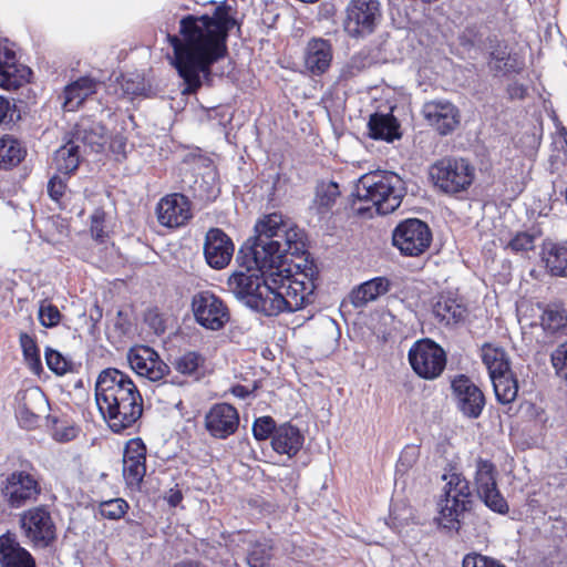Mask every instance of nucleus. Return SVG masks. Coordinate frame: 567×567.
Masks as SVG:
<instances>
[{
    "instance_id": "1",
    "label": "nucleus",
    "mask_w": 567,
    "mask_h": 567,
    "mask_svg": "<svg viewBox=\"0 0 567 567\" xmlns=\"http://www.w3.org/2000/svg\"><path fill=\"white\" fill-rule=\"evenodd\" d=\"M230 10L221 2L212 16L187 14L179 21V35H167L174 50L173 65L185 85L184 94L195 93L203 80L210 81L212 65L226 56L227 38L236 24Z\"/></svg>"
},
{
    "instance_id": "2",
    "label": "nucleus",
    "mask_w": 567,
    "mask_h": 567,
    "mask_svg": "<svg viewBox=\"0 0 567 567\" xmlns=\"http://www.w3.org/2000/svg\"><path fill=\"white\" fill-rule=\"evenodd\" d=\"M246 271L234 272L228 278L229 290L246 307L266 317L282 312H296L311 302L315 284L306 274L291 275L282 264L278 267L248 268L237 260Z\"/></svg>"
},
{
    "instance_id": "3",
    "label": "nucleus",
    "mask_w": 567,
    "mask_h": 567,
    "mask_svg": "<svg viewBox=\"0 0 567 567\" xmlns=\"http://www.w3.org/2000/svg\"><path fill=\"white\" fill-rule=\"evenodd\" d=\"M97 409L114 433L132 429L143 414V396L128 374L115 368L102 370L95 382Z\"/></svg>"
},
{
    "instance_id": "4",
    "label": "nucleus",
    "mask_w": 567,
    "mask_h": 567,
    "mask_svg": "<svg viewBox=\"0 0 567 567\" xmlns=\"http://www.w3.org/2000/svg\"><path fill=\"white\" fill-rule=\"evenodd\" d=\"M256 235L239 249L237 260L248 268L260 269L286 266L287 255L298 256L305 251V243L295 229H288L281 214L265 216L255 226Z\"/></svg>"
},
{
    "instance_id": "5",
    "label": "nucleus",
    "mask_w": 567,
    "mask_h": 567,
    "mask_svg": "<svg viewBox=\"0 0 567 567\" xmlns=\"http://www.w3.org/2000/svg\"><path fill=\"white\" fill-rule=\"evenodd\" d=\"M406 194L404 181L393 172H372L364 174L355 186L357 203L371 206H358V214L364 215L374 208L379 215H388L400 207Z\"/></svg>"
},
{
    "instance_id": "6",
    "label": "nucleus",
    "mask_w": 567,
    "mask_h": 567,
    "mask_svg": "<svg viewBox=\"0 0 567 567\" xmlns=\"http://www.w3.org/2000/svg\"><path fill=\"white\" fill-rule=\"evenodd\" d=\"M446 481L443 493L437 502L439 515L435 518L439 526L447 532L458 533L461 517L471 509L472 493L468 481L458 473L443 475Z\"/></svg>"
},
{
    "instance_id": "7",
    "label": "nucleus",
    "mask_w": 567,
    "mask_h": 567,
    "mask_svg": "<svg viewBox=\"0 0 567 567\" xmlns=\"http://www.w3.org/2000/svg\"><path fill=\"white\" fill-rule=\"evenodd\" d=\"M430 177L440 192L456 196L473 184L475 167L463 157H444L430 167Z\"/></svg>"
},
{
    "instance_id": "8",
    "label": "nucleus",
    "mask_w": 567,
    "mask_h": 567,
    "mask_svg": "<svg viewBox=\"0 0 567 567\" xmlns=\"http://www.w3.org/2000/svg\"><path fill=\"white\" fill-rule=\"evenodd\" d=\"M382 19L379 0H350L344 9L342 28L349 38L363 40L377 31Z\"/></svg>"
},
{
    "instance_id": "9",
    "label": "nucleus",
    "mask_w": 567,
    "mask_h": 567,
    "mask_svg": "<svg viewBox=\"0 0 567 567\" xmlns=\"http://www.w3.org/2000/svg\"><path fill=\"white\" fill-rule=\"evenodd\" d=\"M432 243L429 225L419 218L400 221L392 231V245L406 257L423 255Z\"/></svg>"
},
{
    "instance_id": "10",
    "label": "nucleus",
    "mask_w": 567,
    "mask_h": 567,
    "mask_svg": "<svg viewBox=\"0 0 567 567\" xmlns=\"http://www.w3.org/2000/svg\"><path fill=\"white\" fill-rule=\"evenodd\" d=\"M408 359L415 374L425 380L439 378L446 365L444 349L431 339L414 342L409 350Z\"/></svg>"
},
{
    "instance_id": "11",
    "label": "nucleus",
    "mask_w": 567,
    "mask_h": 567,
    "mask_svg": "<svg viewBox=\"0 0 567 567\" xmlns=\"http://www.w3.org/2000/svg\"><path fill=\"white\" fill-rule=\"evenodd\" d=\"M497 468L491 460L481 456L475 458L474 483L478 497L491 511L506 515L509 506L497 487Z\"/></svg>"
},
{
    "instance_id": "12",
    "label": "nucleus",
    "mask_w": 567,
    "mask_h": 567,
    "mask_svg": "<svg viewBox=\"0 0 567 567\" xmlns=\"http://www.w3.org/2000/svg\"><path fill=\"white\" fill-rule=\"evenodd\" d=\"M0 492L6 504L18 509L38 499L41 485L35 475L27 471H13L1 482Z\"/></svg>"
},
{
    "instance_id": "13",
    "label": "nucleus",
    "mask_w": 567,
    "mask_h": 567,
    "mask_svg": "<svg viewBox=\"0 0 567 567\" xmlns=\"http://www.w3.org/2000/svg\"><path fill=\"white\" fill-rule=\"evenodd\" d=\"M20 525L25 537L35 545L47 547L56 537L55 524L44 505L24 511L20 516Z\"/></svg>"
},
{
    "instance_id": "14",
    "label": "nucleus",
    "mask_w": 567,
    "mask_h": 567,
    "mask_svg": "<svg viewBox=\"0 0 567 567\" xmlns=\"http://www.w3.org/2000/svg\"><path fill=\"white\" fill-rule=\"evenodd\" d=\"M192 309L196 321L210 330L221 329L229 320L224 301L210 291H200L192 299Z\"/></svg>"
},
{
    "instance_id": "15",
    "label": "nucleus",
    "mask_w": 567,
    "mask_h": 567,
    "mask_svg": "<svg viewBox=\"0 0 567 567\" xmlns=\"http://www.w3.org/2000/svg\"><path fill=\"white\" fill-rule=\"evenodd\" d=\"M422 115L427 125L441 136L452 134L461 124L460 109L444 99L425 102L422 106Z\"/></svg>"
},
{
    "instance_id": "16",
    "label": "nucleus",
    "mask_w": 567,
    "mask_h": 567,
    "mask_svg": "<svg viewBox=\"0 0 567 567\" xmlns=\"http://www.w3.org/2000/svg\"><path fill=\"white\" fill-rule=\"evenodd\" d=\"M126 358L131 369L137 375L152 382H157L169 373V367L151 347H133L128 350Z\"/></svg>"
},
{
    "instance_id": "17",
    "label": "nucleus",
    "mask_w": 567,
    "mask_h": 567,
    "mask_svg": "<svg viewBox=\"0 0 567 567\" xmlns=\"http://www.w3.org/2000/svg\"><path fill=\"white\" fill-rule=\"evenodd\" d=\"M452 393L460 412L468 419H477L485 406L482 390L466 375H456L451 382Z\"/></svg>"
},
{
    "instance_id": "18",
    "label": "nucleus",
    "mask_w": 567,
    "mask_h": 567,
    "mask_svg": "<svg viewBox=\"0 0 567 567\" xmlns=\"http://www.w3.org/2000/svg\"><path fill=\"white\" fill-rule=\"evenodd\" d=\"M205 429L216 440H226L239 426V413L229 403H215L205 414Z\"/></svg>"
},
{
    "instance_id": "19",
    "label": "nucleus",
    "mask_w": 567,
    "mask_h": 567,
    "mask_svg": "<svg viewBox=\"0 0 567 567\" xmlns=\"http://www.w3.org/2000/svg\"><path fill=\"white\" fill-rule=\"evenodd\" d=\"M235 246L220 228H210L205 236L204 257L207 265L216 270L226 268L231 261Z\"/></svg>"
},
{
    "instance_id": "20",
    "label": "nucleus",
    "mask_w": 567,
    "mask_h": 567,
    "mask_svg": "<svg viewBox=\"0 0 567 567\" xmlns=\"http://www.w3.org/2000/svg\"><path fill=\"white\" fill-rule=\"evenodd\" d=\"M156 214L162 226L181 227L192 218L190 202L181 193L166 195L158 202Z\"/></svg>"
},
{
    "instance_id": "21",
    "label": "nucleus",
    "mask_w": 567,
    "mask_h": 567,
    "mask_svg": "<svg viewBox=\"0 0 567 567\" xmlns=\"http://www.w3.org/2000/svg\"><path fill=\"white\" fill-rule=\"evenodd\" d=\"M70 141L82 153H101L107 143L105 126L100 122L83 120L75 125Z\"/></svg>"
},
{
    "instance_id": "22",
    "label": "nucleus",
    "mask_w": 567,
    "mask_h": 567,
    "mask_svg": "<svg viewBox=\"0 0 567 567\" xmlns=\"http://www.w3.org/2000/svg\"><path fill=\"white\" fill-rule=\"evenodd\" d=\"M16 416L24 429H33L40 420V410L47 404L44 393L39 388L29 389L17 394Z\"/></svg>"
},
{
    "instance_id": "23",
    "label": "nucleus",
    "mask_w": 567,
    "mask_h": 567,
    "mask_svg": "<svg viewBox=\"0 0 567 567\" xmlns=\"http://www.w3.org/2000/svg\"><path fill=\"white\" fill-rule=\"evenodd\" d=\"M31 70L18 64L16 52L0 42V86L14 90L28 81Z\"/></svg>"
},
{
    "instance_id": "24",
    "label": "nucleus",
    "mask_w": 567,
    "mask_h": 567,
    "mask_svg": "<svg viewBox=\"0 0 567 567\" xmlns=\"http://www.w3.org/2000/svg\"><path fill=\"white\" fill-rule=\"evenodd\" d=\"M333 50L329 40L312 38L308 41L303 61L305 68L313 76L324 74L331 66Z\"/></svg>"
},
{
    "instance_id": "25",
    "label": "nucleus",
    "mask_w": 567,
    "mask_h": 567,
    "mask_svg": "<svg viewBox=\"0 0 567 567\" xmlns=\"http://www.w3.org/2000/svg\"><path fill=\"white\" fill-rule=\"evenodd\" d=\"M236 537L247 545L246 560L249 567H268L275 550L271 539L241 532H238Z\"/></svg>"
},
{
    "instance_id": "26",
    "label": "nucleus",
    "mask_w": 567,
    "mask_h": 567,
    "mask_svg": "<svg viewBox=\"0 0 567 567\" xmlns=\"http://www.w3.org/2000/svg\"><path fill=\"white\" fill-rule=\"evenodd\" d=\"M33 556L12 533L0 536V567H35Z\"/></svg>"
},
{
    "instance_id": "27",
    "label": "nucleus",
    "mask_w": 567,
    "mask_h": 567,
    "mask_svg": "<svg viewBox=\"0 0 567 567\" xmlns=\"http://www.w3.org/2000/svg\"><path fill=\"white\" fill-rule=\"evenodd\" d=\"M100 84V81L87 75L68 84L61 95L63 110L66 112L78 110L89 96L96 93Z\"/></svg>"
},
{
    "instance_id": "28",
    "label": "nucleus",
    "mask_w": 567,
    "mask_h": 567,
    "mask_svg": "<svg viewBox=\"0 0 567 567\" xmlns=\"http://www.w3.org/2000/svg\"><path fill=\"white\" fill-rule=\"evenodd\" d=\"M303 445V435L298 427L285 423L278 426L272 435L271 446L278 454L295 456Z\"/></svg>"
},
{
    "instance_id": "29",
    "label": "nucleus",
    "mask_w": 567,
    "mask_h": 567,
    "mask_svg": "<svg viewBox=\"0 0 567 567\" xmlns=\"http://www.w3.org/2000/svg\"><path fill=\"white\" fill-rule=\"evenodd\" d=\"M368 127L369 136L373 140L393 142L401 137L400 124L392 114H372Z\"/></svg>"
},
{
    "instance_id": "30",
    "label": "nucleus",
    "mask_w": 567,
    "mask_h": 567,
    "mask_svg": "<svg viewBox=\"0 0 567 567\" xmlns=\"http://www.w3.org/2000/svg\"><path fill=\"white\" fill-rule=\"evenodd\" d=\"M481 358L489 378L512 371L511 358L502 347L484 343L481 348Z\"/></svg>"
},
{
    "instance_id": "31",
    "label": "nucleus",
    "mask_w": 567,
    "mask_h": 567,
    "mask_svg": "<svg viewBox=\"0 0 567 567\" xmlns=\"http://www.w3.org/2000/svg\"><path fill=\"white\" fill-rule=\"evenodd\" d=\"M390 280L385 277H375L361 284L351 292V301L355 308H362L368 302L374 301L390 290Z\"/></svg>"
},
{
    "instance_id": "32",
    "label": "nucleus",
    "mask_w": 567,
    "mask_h": 567,
    "mask_svg": "<svg viewBox=\"0 0 567 567\" xmlns=\"http://www.w3.org/2000/svg\"><path fill=\"white\" fill-rule=\"evenodd\" d=\"M543 261L551 276L567 278V243L545 244Z\"/></svg>"
},
{
    "instance_id": "33",
    "label": "nucleus",
    "mask_w": 567,
    "mask_h": 567,
    "mask_svg": "<svg viewBox=\"0 0 567 567\" xmlns=\"http://www.w3.org/2000/svg\"><path fill=\"white\" fill-rule=\"evenodd\" d=\"M433 315L445 326H455L464 321L467 309L453 298L441 297L433 306Z\"/></svg>"
},
{
    "instance_id": "34",
    "label": "nucleus",
    "mask_w": 567,
    "mask_h": 567,
    "mask_svg": "<svg viewBox=\"0 0 567 567\" xmlns=\"http://www.w3.org/2000/svg\"><path fill=\"white\" fill-rule=\"evenodd\" d=\"M339 196L340 189L337 183H321L317 187L311 209L316 212L319 219H324L330 214Z\"/></svg>"
},
{
    "instance_id": "35",
    "label": "nucleus",
    "mask_w": 567,
    "mask_h": 567,
    "mask_svg": "<svg viewBox=\"0 0 567 567\" xmlns=\"http://www.w3.org/2000/svg\"><path fill=\"white\" fill-rule=\"evenodd\" d=\"M494 388L497 402L501 404H509L515 401L518 394V381L515 373L508 371L489 378Z\"/></svg>"
},
{
    "instance_id": "36",
    "label": "nucleus",
    "mask_w": 567,
    "mask_h": 567,
    "mask_svg": "<svg viewBox=\"0 0 567 567\" xmlns=\"http://www.w3.org/2000/svg\"><path fill=\"white\" fill-rule=\"evenodd\" d=\"M22 143L10 135L0 138V167L8 168L18 165L25 156Z\"/></svg>"
},
{
    "instance_id": "37",
    "label": "nucleus",
    "mask_w": 567,
    "mask_h": 567,
    "mask_svg": "<svg viewBox=\"0 0 567 567\" xmlns=\"http://www.w3.org/2000/svg\"><path fill=\"white\" fill-rule=\"evenodd\" d=\"M82 152L70 140L62 145L54 156L56 169L60 173L69 175L73 173L80 164Z\"/></svg>"
},
{
    "instance_id": "38",
    "label": "nucleus",
    "mask_w": 567,
    "mask_h": 567,
    "mask_svg": "<svg viewBox=\"0 0 567 567\" xmlns=\"http://www.w3.org/2000/svg\"><path fill=\"white\" fill-rule=\"evenodd\" d=\"M542 321L544 328L550 332L567 333V309L560 303L549 305L542 316Z\"/></svg>"
},
{
    "instance_id": "39",
    "label": "nucleus",
    "mask_w": 567,
    "mask_h": 567,
    "mask_svg": "<svg viewBox=\"0 0 567 567\" xmlns=\"http://www.w3.org/2000/svg\"><path fill=\"white\" fill-rule=\"evenodd\" d=\"M370 65L369 55L364 52L353 54L340 69L338 80L349 81L362 73Z\"/></svg>"
},
{
    "instance_id": "40",
    "label": "nucleus",
    "mask_w": 567,
    "mask_h": 567,
    "mask_svg": "<svg viewBox=\"0 0 567 567\" xmlns=\"http://www.w3.org/2000/svg\"><path fill=\"white\" fill-rule=\"evenodd\" d=\"M146 461L123 460V477L131 489H138L146 474Z\"/></svg>"
},
{
    "instance_id": "41",
    "label": "nucleus",
    "mask_w": 567,
    "mask_h": 567,
    "mask_svg": "<svg viewBox=\"0 0 567 567\" xmlns=\"http://www.w3.org/2000/svg\"><path fill=\"white\" fill-rule=\"evenodd\" d=\"M205 363V358L196 351H187L175 359L174 368L184 375H194Z\"/></svg>"
},
{
    "instance_id": "42",
    "label": "nucleus",
    "mask_w": 567,
    "mask_h": 567,
    "mask_svg": "<svg viewBox=\"0 0 567 567\" xmlns=\"http://www.w3.org/2000/svg\"><path fill=\"white\" fill-rule=\"evenodd\" d=\"M20 346L25 361L32 369L41 367L40 349L35 339L27 332L20 333Z\"/></svg>"
},
{
    "instance_id": "43",
    "label": "nucleus",
    "mask_w": 567,
    "mask_h": 567,
    "mask_svg": "<svg viewBox=\"0 0 567 567\" xmlns=\"http://www.w3.org/2000/svg\"><path fill=\"white\" fill-rule=\"evenodd\" d=\"M38 318L43 327L54 328L60 323L62 315L56 306L48 300H42L39 306Z\"/></svg>"
},
{
    "instance_id": "44",
    "label": "nucleus",
    "mask_w": 567,
    "mask_h": 567,
    "mask_svg": "<svg viewBox=\"0 0 567 567\" xmlns=\"http://www.w3.org/2000/svg\"><path fill=\"white\" fill-rule=\"evenodd\" d=\"M44 357L48 368L58 375H63L72 368V362L52 348H45Z\"/></svg>"
},
{
    "instance_id": "45",
    "label": "nucleus",
    "mask_w": 567,
    "mask_h": 567,
    "mask_svg": "<svg viewBox=\"0 0 567 567\" xmlns=\"http://www.w3.org/2000/svg\"><path fill=\"white\" fill-rule=\"evenodd\" d=\"M276 422L271 416H260L254 421L252 434L257 441H265L269 437L272 439L275 431H277Z\"/></svg>"
},
{
    "instance_id": "46",
    "label": "nucleus",
    "mask_w": 567,
    "mask_h": 567,
    "mask_svg": "<svg viewBox=\"0 0 567 567\" xmlns=\"http://www.w3.org/2000/svg\"><path fill=\"white\" fill-rule=\"evenodd\" d=\"M128 508L127 503L122 498H115L101 504V515L109 519H120Z\"/></svg>"
},
{
    "instance_id": "47",
    "label": "nucleus",
    "mask_w": 567,
    "mask_h": 567,
    "mask_svg": "<svg viewBox=\"0 0 567 567\" xmlns=\"http://www.w3.org/2000/svg\"><path fill=\"white\" fill-rule=\"evenodd\" d=\"M463 567H505L498 560L477 553H470L464 556Z\"/></svg>"
},
{
    "instance_id": "48",
    "label": "nucleus",
    "mask_w": 567,
    "mask_h": 567,
    "mask_svg": "<svg viewBox=\"0 0 567 567\" xmlns=\"http://www.w3.org/2000/svg\"><path fill=\"white\" fill-rule=\"evenodd\" d=\"M419 449L417 446H405L400 454L399 461L396 463V472L404 473L409 468H411L416 461L419 460Z\"/></svg>"
},
{
    "instance_id": "49",
    "label": "nucleus",
    "mask_w": 567,
    "mask_h": 567,
    "mask_svg": "<svg viewBox=\"0 0 567 567\" xmlns=\"http://www.w3.org/2000/svg\"><path fill=\"white\" fill-rule=\"evenodd\" d=\"M123 460L146 461V446L140 437L132 439L126 443Z\"/></svg>"
},
{
    "instance_id": "50",
    "label": "nucleus",
    "mask_w": 567,
    "mask_h": 567,
    "mask_svg": "<svg viewBox=\"0 0 567 567\" xmlns=\"http://www.w3.org/2000/svg\"><path fill=\"white\" fill-rule=\"evenodd\" d=\"M491 63L497 71L509 72L513 70L509 53L506 48H498L491 52Z\"/></svg>"
},
{
    "instance_id": "51",
    "label": "nucleus",
    "mask_w": 567,
    "mask_h": 567,
    "mask_svg": "<svg viewBox=\"0 0 567 567\" xmlns=\"http://www.w3.org/2000/svg\"><path fill=\"white\" fill-rule=\"evenodd\" d=\"M535 246V237L528 233L516 234L508 243V248L515 252L532 250Z\"/></svg>"
},
{
    "instance_id": "52",
    "label": "nucleus",
    "mask_w": 567,
    "mask_h": 567,
    "mask_svg": "<svg viewBox=\"0 0 567 567\" xmlns=\"http://www.w3.org/2000/svg\"><path fill=\"white\" fill-rule=\"evenodd\" d=\"M551 362L556 373L567 380V342L560 344L551 354Z\"/></svg>"
},
{
    "instance_id": "53",
    "label": "nucleus",
    "mask_w": 567,
    "mask_h": 567,
    "mask_svg": "<svg viewBox=\"0 0 567 567\" xmlns=\"http://www.w3.org/2000/svg\"><path fill=\"white\" fill-rule=\"evenodd\" d=\"M104 220L105 213L102 209H96L91 216V234L92 237L100 243H103L106 237Z\"/></svg>"
},
{
    "instance_id": "54",
    "label": "nucleus",
    "mask_w": 567,
    "mask_h": 567,
    "mask_svg": "<svg viewBox=\"0 0 567 567\" xmlns=\"http://www.w3.org/2000/svg\"><path fill=\"white\" fill-rule=\"evenodd\" d=\"M66 185L62 178L59 176H53L48 183V193L51 199L54 202H60L62 196L64 195Z\"/></svg>"
},
{
    "instance_id": "55",
    "label": "nucleus",
    "mask_w": 567,
    "mask_h": 567,
    "mask_svg": "<svg viewBox=\"0 0 567 567\" xmlns=\"http://www.w3.org/2000/svg\"><path fill=\"white\" fill-rule=\"evenodd\" d=\"M478 28L476 25H468L460 35L461 44L464 47H474L478 41Z\"/></svg>"
},
{
    "instance_id": "56",
    "label": "nucleus",
    "mask_w": 567,
    "mask_h": 567,
    "mask_svg": "<svg viewBox=\"0 0 567 567\" xmlns=\"http://www.w3.org/2000/svg\"><path fill=\"white\" fill-rule=\"evenodd\" d=\"M165 499L172 507H176L183 499V494L177 488H171L165 496Z\"/></svg>"
},
{
    "instance_id": "57",
    "label": "nucleus",
    "mask_w": 567,
    "mask_h": 567,
    "mask_svg": "<svg viewBox=\"0 0 567 567\" xmlns=\"http://www.w3.org/2000/svg\"><path fill=\"white\" fill-rule=\"evenodd\" d=\"M75 436L74 427H65L63 431H55L54 439L60 442H69Z\"/></svg>"
},
{
    "instance_id": "58",
    "label": "nucleus",
    "mask_w": 567,
    "mask_h": 567,
    "mask_svg": "<svg viewBox=\"0 0 567 567\" xmlns=\"http://www.w3.org/2000/svg\"><path fill=\"white\" fill-rule=\"evenodd\" d=\"M11 111V103L3 96H0V125L6 121Z\"/></svg>"
},
{
    "instance_id": "59",
    "label": "nucleus",
    "mask_w": 567,
    "mask_h": 567,
    "mask_svg": "<svg viewBox=\"0 0 567 567\" xmlns=\"http://www.w3.org/2000/svg\"><path fill=\"white\" fill-rule=\"evenodd\" d=\"M270 177L272 179V195H275L276 190H277V186L280 183L281 176L279 173H276L275 175H271Z\"/></svg>"
},
{
    "instance_id": "60",
    "label": "nucleus",
    "mask_w": 567,
    "mask_h": 567,
    "mask_svg": "<svg viewBox=\"0 0 567 567\" xmlns=\"http://www.w3.org/2000/svg\"><path fill=\"white\" fill-rule=\"evenodd\" d=\"M173 567H198V565L190 560H184L175 564Z\"/></svg>"
},
{
    "instance_id": "61",
    "label": "nucleus",
    "mask_w": 567,
    "mask_h": 567,
    "mask_svg": "<svg viewBox=\"0 0 567 567\" xmlns=\"http://www.w3.org/2000/svg\"><path fill=\"white\" fill-rule=\"evenodd\" d=\"M234 393L238 396L244 398L245 396V388L244 386H237L234 389Z\"/></svg>"
}]
</instances>
